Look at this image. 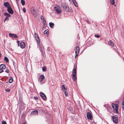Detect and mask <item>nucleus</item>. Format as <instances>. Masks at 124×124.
<instances>
[{
    "mask_svg": "<svg viewBox=\"0 0 124 124\" xmlns=\"http://www.w3.org/2000/svg\"><path fill=\"white\" fill-rule=\"evenodd\" d=\"M110 2L112 5H114L115 3L114 0H111L110 1Z\"/></svg>",
    "mask_w": 124,
    "mask_h": 124,
    "instance_id": "31",
    "label": "nucleus"
},
{
    "mask_svg": "<svg viewBox=\"0 0 124 124\" xmlns=\"http://www.w3.org/2000/svg\"><path fill=\"white\" fill-rule=\"evenodd\" d=\"M64 93L65 95L66 96H67L68 94V93H67L66 91H64Z\"/></svg>",
    "mask_w": 124,
    "mask_h": 124,
    "instance_id": "41",
    "label": "nucleus"
},
{
    "mask_svg": "<svg viewBox=\"0 0 124 124\" xmlns=\"http://www.w3.org/2000/svg\"><path fill=\"white\" fill-rule=\"evenodd\" d=\"M20 47L22 48H24L25 46V42H20Z\"/></svg>",
    "mask_w": 124,
    "mask_h": 124,
    "instance_id": "11",
    "label": "nucleus"
},
{
    "mask_svg": "<svg viewBox=\"0 0 124 124\" xmlns=\"http://www.w3.org/2000/svg\"><path fill=\"white\" fill-rule=\"evenodd\" d=\"M87 23L89 24H90V22L89 21H87Z\"/></svg>",
    "mask_w": 124,
    "mask_h": 124,
    "instance_id": "47",
    "label": "nucleus"
},
{
    "mask_svg": "<svg viewBox=\"0 0 124 124\" xmlns=\"http://www.w3.org/2000/svg\"><path fill=\"white\" fill-rule=\"evenodd\" d=\"M123 101H122V106L124 105V97H123Z\"/></svg>",
    "mask_w": 124,
    "mask_h": 124,
    "instance_id": "38",
    "label": "nucleus"
},
{
    "mask_svg": "<svg viewBox=\"0 0 124 124\" xmlns=\"http://www.w3.org/2000/svg\"><path fill=\"white\" fill-rule=\"evenodd\" d=\"M38 47H39V50L40 51V52H41L42 54L43 55V47L42 46V45H41L40 44H39L38 45Z\"/></svg>",
    "mask_w": 124,
    "mask_h": 124,
    "instance_id": "8",
    "label": "nucleus"
},
{
    "mask_svg": "<svg viewBox=\"0 0 124 124\" xmlns=\"http://www.w3.org/2000/svg\"><path fill=\"white\" fill-rule=\"evenodd\" d=\"M5 91L7 92H9L10 91V90L8 88H7L5 89Z\"/></svg>",
    "mask_w": 124,
    "mask_h": 124,
    "instance_id": "37",
    "label": "nucleus"
},
{
    "mask_svg": "<svg viewBox=\"0 0 124 124\" xmlns=\"http://www.w3.org/2000/svg\"><path fill=\"white\" fill-rule=\"evenodd\" d=\"M5 72L6 73H8L9 72V70L6 69L5 70Z\"/></svg>",
    "mask_w": 124,
    "mask_h": 124,
    "instance_id": "34",
    "label": "nucleus"
},
{
    "mask_svg": "<svg viewBox=\"0 0 124 124\" xmlns=\"http://www.w3.org/2000/svg\"><path fill=\"white\" fill-rule=\"evenodd\" d=\"M76 68L77 66H75L72 72V75H74V76L76 75Z\"/></svg>",
    "mask_w": 124,
    "mask_h": 124,
    "instance_id": "10",
    "label": "nucleus"
},
{
    "mask_svg": "<svg viewBox=\"0 0 124 124\" xmlns=\"http://www.w3.org/2000/svg\"><path fill=\"white\" fill-rule=\"evenodd\" d=\"M79 48L78 46H77L76 48L75 49V51L76 53V56H77L79 53Z\"/></svg>",
    "mask_w": 124,
    "mask_h": 124,
    "instance_id": "4",
    "label": "nucleus"
},
{
    "mask_svg": "<svg viewBox=\"0 0 124 124\" xmlns=\"http://www.w3.org/2000/svg\"><path fill=\"white\" fill-rule=\"evenodd\" d=\"M56 12L57 14H60L61 12L60 7L58 5L55 6L54 7Z\"/></svg>",
    "mask_w": 124,
    "mask_h": 124,
    "instance_id": "1",
    "label": "nucleus"
},
{
    "mask_svg": "<svg viewBox=\"0 0 124 124\" xmlns=\"http://www.w3.org/2000/svg\"><path fill=\"white\" fill-rule=\"evenodd\" d=\"M42 70L43 71H46V68L45 67H43L42 68Z\"/></svg>",
    "mask_w": 124,
    "mask_h": 124,
    "instance_id": "32",
    "label": "nucleus"
},
{
    "mask_svg": "<svg viewBox=\"0 0 124 124\" xmlns=\"http://www.w3.org/2000/svg\"><path fill=\"white\" fill-rule=\"evenodd\" d=\"M23 11L25 13V12H26V9L25 8H23Z\"/></svg>",
    "mask_w": 124,
    "mask_h": 124,
    "instance_id": "39",
    "label": "nucleus"
},
{
    "mask_svg": "<svg viewBox=\"0 0 124 124\" xmlns=\"http://www.w3.org/2000/svg\"><path fill=\"white\" fill-rule=\"evenodd\" d=\"M95 37L97 38H99L100 36V35H98V34H95Z\"/></svg>",
    "mask_w": 124,
    "mask_h": 124,
    "instance_id": "35",
    "label": "nucleus"
},
{
    "mask_svg": "<svg viewBox=\"0 0 124 124\" xmlns=\"http://www.w3.org/2000/svg\"><path fill=\"white\" fill-rule=\"evenodd\" d=\"M13 78L12 77H10L9 79V83H11L13 81Z\"/></svg>",
    "mask_w": 124,
    "mask_h": 124,
    "instance_id": "25",
    "label": "nucleus"
},
{
    "mask_svg": "<svg viewBox=\"0 0 124 124\" xmlns=\"http://www.w3.org/2000/svg\"><path fill=\"white\" fill-rule=\"evenodd\" d=\"M4 6L8 8L10 7V6L8 2H6L4 3Z\"/></svg>",
    "mask_w": 124,
    "mask_h": 124,
    "instance_id": "16",
    "label": "nucleus"
},
{
    "mask_svg": "<svg viewBox=\"0 0 124 124\" xmlns=\"http://www.w3.org/2000/svg\"><path fill=\"white\" fill-rule=\"evenodd\" d=\"M41 19L43 21V22H46V21L45 20V19H44V18L43 16H41Z\"/></svg>",
    "mask_w": 124,
    "mask_h": 124,
    "instance_id": "22",
    "label": "nucleus"
},
{
    "mask_svg": "<svg viewBox=\"0 0 124 124\" xmlns=\"http://www.w3.org/2000/svg\"><path fill=\"white\" fill-rule=\"evenodd\" d=\"M76 56H75V58H76Z\"/></svg>",
    "mask_w": 124,
    "mask_h": 124,
    "instance_id": "51",
    "label": "nucleus"
},
{
    "mask_svg": "<svg viewBox=\"0 0 124 124\" xmlns=\"http://www.w3.org/2000/svg\"><path fill=\"white\" fill-rule=\"evenodd\" d=\"M72 1L73 2V3L74 4H75V3H76V1L75 0H72Z\"/></svg>",
    "mask_w": 124,
    "mask_h": 124,
    "instance_id": "42",
    "label": "nucleus"
},
{
    "mask_svg": "<svg viewBox=\"0 0 124 124\" xmlns=\"http://www.w3.org/2000/svg\"><path fill=\"white\" fill-rule=\"evenodd\" d=\"M112 119L113 122L115 123H117L118 120L117 117L113 116L112 117Z\"/></svg>",
    "mask_w": 124,
    "mask_h": 124,
    "instance_id": "5",
    "label": "nucleus"
},
{
    "mask_svg": "<svg viewBox=\"0 0 124 124\" xmlns=\"http://www.w3.org/2000/svg\"><path fill=\"white\" fill-rule=\"evenodd\" d=\"M17 43L18 44V46L19 45V43H20V41H17Z\"/></svg>",
    "mask_w": 124,
    "mask_h": 124,
    "instance_id": "44",
    "label": "nucleus"
},
{
    "mask_svg": "<svg viewBox=\"0 0 124 124\" xmlns=\"http://www.w3.org/2000/svg\"><path fill=\"white\" fill-rule=\"evenodd\" d=\"M62 8H63L64 10L66 12H68L69 11V7L67 5H66L64 4H63L62 6Z\"/></svg>",
    "mask_w": 124,
    "mask_h": 124,
    "instance_id": "2",
    "label": "nucleus"
},
{
    "mask_svg": "<svg viewBox=\"0 0 124 124\" xmlns=\"http://www.w3.org/2000/svg\"><path fill=\"white\" fill-rule=\"evenodd\" d=\"M40 84H41H41H43V83H40Z\"/></svg>",
    "mask_w": 124,
    "mask_h": 124,
    "instance_id": "50",
    "label": "nucleus"
},
{
    "mask_svg": "<svg viewBox=\"0 0 124 124\" xmlns=\"http://www.w3.org/2000/svg\"><path fill=\"white\" fill-rule=\"evenodd\" d=\"M23 124H26V123L25 122H24L23 123Z\"/></svg>",
    "mask_w": 124,
    "mask_h": 124,
    "instance_id": "49",
    "label": "nucleus"
},
{
    "mask_svg": "<svg viewBox=\"0 0 124 124\" xmlns=\"http://www.w3.org/2000/svg\"><path fill=\"white\" fill-rule=\"evenodd\" d=\"M4 60L7 62H8V59L7 57H5L4 58Z\"/></svg>",
    "mask_w": 124,
    "mask_h": 124,
    "instance_id": "27",
    "label": "nucleus"
},
{
    "mask_svg": "<svg viewBox=\"0 0 124 124\" xmlns=\"http://www.w3.org/2000/svg\"><path fill=\"white\" fill-rule=\"evenodd\" d=\"M62 87L64 91V90H66L67 89V88L65 87V86L63 85H62Z\"/></svg>",
    "mask_w": 124,
    "mask_h": 124,
    "instance_id": "30",
    "label": "nucleus"
},
{
    "mask_svg": "<svg viewBox=\"0 0 124 124\" xmlns=\"http://www.w3.org/2000/svg\"><path fill=\"white\" fill-rule=\"evenodd\" d=\"M108 44L112 47L114 46L113 43L112 41L110 40L108 42Z\"/></svg>",
    "mask_w": 124,
    "mask_h": 124,
    "instance_id": "18",
    "label": "nucleus"
},
{
    "mask_svg": "<svg viewBox=\"0 0 124 124\" xmlns=\"http://www.w3.org/2000/svg\"><path fill=\"white\" fill-rule=\"evenodd\" d=\"M31 12L34 17H36L37 16L36 12L34 9H32L31 10Z\"/></svg>",
    "mask_w": 124,
    "mask_h": 124,
    "instance_id": "15",
    "label": "nucleus"
},
{
    "mask_svg": "<svg viewBox=\"0 0 124 124\" xmlns=\"http://www.w3.org/2000/svg\"><path fill=\"white\" fill-rule=\"evenodd\" d=\"M43 27H46V24L45 23L43 22Z\"/></svg>",
    "mask_w": 124,
    "mask_h": 124,
    "instance_id": "40",
    "label": "nucleus"
},
{
    "mask_svg": "<svg viewBox=\"0 0 124 124\" xmlns=\"http://www.w3.org/2000/svg\"><path fill=\"white\" fill-rule=\"evenodd\" d=\"M34 98L36 100L38 99V98L37 97H34Z\"/></svg>",
    "mask_w": 124,
    "mask_h": 124,
    "instance_id": "45",
    "label": "nucleus"
},
{
    "mask_svg": "<svg viewBox=\"0 0 124 124\" xmlns=\"http://www.w3.org/2000/svg\"><path fill=\"white\" fill-rule=\"evenodd\" d=\"M38 110L40 112H42L43 111L42 108L40 107L39 108H38Z\"/></svg>",
    "mask_w": 124,
    "mask_h": 124,
    "instance_id": "29",
    "label": "nucleus"
},
{
    "mask_svg": "<svg viewBox=\"0 0 124 124\" xmlns=\"http://www.w3.org/2000/svg\"><path fill=\"white\" fill-rule=\"evenodd\" d=\"M3 71V70L1 69L0 68V73L2 72Z\"/></svg>",
    "mask_w": 124,
    "mask_h": 124,
    "instance_id": "43",
    "label": "nucleus"
},
{
    "mask_svg": "<svg viewBox=\"0 0 124 124\" xmlns=\"http://www.w3.org/2000/svg\"><path fill=\"white\" fill-rule=\"evenodd\" d=\"M73 80L74 81H75L77 80V77L76 75L74 76V75H72V76Z\"/></svg>",
    "mask_w": 124,
    "mask_h": 124,
    "instance_id": "21",
    "label": "nucleus"
},
{
    "mask_svg": "<svg viewBox=\"0 0 124 124\" xmlns=\"http://www.w3.org/2000/svg\"><path fill=\"white\" fill-rule=\"evenodd\" d=\"M49 26L50 28H53L54 27V24L52 22L49 23Z\"/></svg>",
    "mask_w": 124,
    "mask_h": 124,
    "instance_id": "20",
    "label": "nucleus"
},
{
    "mask_svg": "<svg viewBox=\"0 0 124 124\" xmlns=\"http://www.w3.org/2000/svg\"><path fill=\"white\" fill-rule=\"evenodd\" d=\"M87 119L89 120H91L92 118V116L89 112H88L87 114Z\"/></svg>",
    "mask_w": 124,
    "mask_h": 124,
    "instance_id": "3",
    "label": "nucleus"
},
{
    "mask_svg": "<svg viewBox=\"0 0 124 124\" xmlns=\"http://www.w3.org/2000/svg\"><path fill=\"white\" fill-rule=\"evenodd\" d=\"M21 2L22 5L23 6L25 4V1L24 0H21Z\"/></svg>",
    "mask_w": 124,
    "mask_h": 124,
    "instance_id": "26",
    "label": "nucleus"
},
{
    "mask_svg": "<svg viewBox=\"0 0 124 124\" xmlns=\"http://www.w3.org/2000/svg\"><path fill=\"white\" fill-rule=\"evenodd\" d=\"M116 105H118V104H116L115 105L114 104H113L112 103V107L113 108H114H114H115V107H116Z\"/></svg>",
    "mask_w": 124,
    "mask_h": 124,
    "instance_id": "28",
    "label": "nucleus"
},
{
    "mask_svg": "<svg viewBox=\"0 0 124 124\" xmlns=\"http://www.w3.org/2000/svg\"><path fill=\"white\" fill-rule=\"evenodd\" d=\"M75 5V6L76 7H77V3H75V4H74Z\"/></svg>",
    "mask_w": 124,
    "mask_h": 124,
    "instance_id": "46",
    "label": "nucleus"
},
{
    "mask_svg": "<svg viewBox=\"0 0 124 124\" xmlns=\"http://www.w3.org/2000/svg\"><path fill=\"white\" fill-rule=\"evenodd\" d=\"M9 37H11L14 38H18V36L16 35L15 34L9 33Z\"/></svg>",
    "mask_w": 124,
    "mask_h": 124,
    "instance_id": "7",
    "label": "nucleus"
},
{
    "mask_svg": "<svg viewBox=\"0 0 124 124\" xmlns=\"http://www.w3.org/2000/svg\"><path fill=\"white\" fill-rule=\"evenodd\" d=\"M2 124H7L6 122L4 121H3L2 122Z\"/></svg>",
    "mask_w": 124,
    "mask_h": 124,
    "instance_id": "36",
    "label": "nucleus"
},
{
    "mask_svg": "<svg viewBox=\"0 0 124 124\" xmlns=\"http://www.w3.org/2000/svg\"><path fill=\"white\" fill-rule=\"evenodd\" d=\"M7 10L10 14H13L14 13L12 9L10 7L8 8H7Z\"/></svg>",
    "mask_w": 124,
    "mask_h": 124,
    "instance_id": "9",
    "label": "nucleus"
},
{
    "mask_svg": "<svg viewBox=\"0 0 124 124\" xmlns=\"http://www.w3.org/2000/svg\"><path fill=\"white\" fill-rule=\"evenodd\" d=\"M34 36L35 37L37 41V43L39 44L40 43V41L39 40V38L38 35L35 33H34Z\"/></svg>",
    "mask_w": 124,
    "mask_h": 124,
    "instance_id": "6",
    "label": "nucleus"
},
{
    "mask_svg": "<svg viewBox=\"0 0 124 124\" xmlns=\"http://www.w3.org/2000/svg\"><path fill=\"white\" fill-rule=\"evenodd\" d=\"M38 111L37 110H35L34 111H32L31 113V115H37L38 114Z\"/></svg>",
    "mask_w": 124,
    "mask_h": 124,
    "instance_id": "14",
    "label": "nucleus"
},
{
    "mask_svg": "<svg viewBox=\"0 0 124 124\" xmlns=\"http://www.w3.org/2000/svg\"><path fill=\"white\" fill-rule=\"evenodd\" d=\"M122 108L123 109H124V105L122 106Z\"/></svg>",
    "mask_w": 124,
    "mask_h": 124,
    "instance_id": "48",
    "label": "nucleus"
},
{
    "mask_svg": "<svg viewBox=\"0 0 124 124\" xmlns=\"http://www.w3.org/2000/svg\"><path fill=\"white\" fill-rule=\"evenodd\" d=\"M6 68V66L4 64H1L0 65V68L2 70Z\"/></svg>",
    "mask_w": 124,
    "mask_h": 124,
    "instance_id": "17",
    "label": "nucleus"
},
{
    "mask_svg": "<svg viewBox=\"0 0 124 124\" xmlns=\"http://www.w3.org/2000/svg\"><path fill=\"white\" fill-rule=\"evenodd\" d=\"M9 19L8 17H6L5 18L4 20V22H5V21H8L9 20Z\"/></svg>",
    "mask_w": 124,
    "mask_h": 124,
    "instance_id": "33",
    "label": "nucleus"
},
{
    "mask_svg": "<svg viewBox=\"0 0 124 124\" xmlns=\"http://www.w3.org/2000/svg\"><path fill=\"white\" fill-rule=\"evenodd\" d=\"M45 77L43 75H41L39 77V81L40 82H41L43 79H44Z\"/></svg>",
    "mask_w": 124,
    "mask_h": 124,
    "instance_id": "12",
    "label": "nucleus"
},
{
    "mask_svg": "<svg viewBox=\"0 0 124 124\" xmlns=\"http://www.w3.org/2000/svg\"><path fill=\"white\" fill-rule=\"evenodd\" d=\"M44 34H48L49 33V31L48 30H45L44 32Z\"/></svg>",
    "mask_w": 124,
    "mask_h": 124,
    "instance_id": "24",
    "label": "nucleus"
},
{
    "mask_svg": "<svg viewBox=\"0 0 124 124\" xmlns=\"http://www.w3.org/2000/svg\"><path fill=\"white\" fill-rule=\"evenodd\" d=\"M40 96L44 100H46V96L44 93H40Z\"/></svg>",
    "mask_w": 124,
    "mask_h": 124,
    "instance_id": "13",
    "label": "nucleus"
},
{
    "mask_svg": "<svg viewBox=\"0 0 124 124\" xmlns=\"http://www.w3.org/2000/svg\"><path fill=\"white\" fill-rule=\"evenodd\" d=\"M118 105H116V107H115L114 109L115 110V111L116 113H118Z\"/></svg>",
    "mask_w": 124,
    "mask_h": 124,
    "instance_id": "19",
    "label": "nucleus"
},
{
    "mask_svg": "<svg viewBox=\"0 0 124 124\" xmlns=\"http://www.w3.org/2000/svg\"><path fill=\"white\" fill-rule=\"evenodd\" d=\"M5 16L6 17H10V15L9 14L7 13H5L4 14Z\"/></svg>",
    "mask_w": 124,
    "mask_h": 124,
    "instance_id": "23",
    "label": "nucleus"
}]
</instances>
